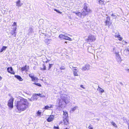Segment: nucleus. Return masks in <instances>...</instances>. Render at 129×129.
<instances>
[{"mask_svg": "<svg viewBox=\"0 0 129 129\" xmlns=\"http://www.w3.org/2000/svg\"><path fill=\"white\" fill-rule=\"evenodd\" d=\"M33 84H34L35 85H37L38 86L41 87V85L39 83H33Z\"/></svg>", "mask_w": 129, "mask_h": 129, "instance_id": "nucleus-36", "label": "nucleus"}, {"mask_svg": "<svg viewBox=\"0 0 129 129\" xmlns=\"http://www.w3.org/2000/svg\"><path fill=\"white\" fill-rule=\"evenodd\" d=\"M2 52L3 51H2V49H0V52Z\"/></svg>", "mask_w": 129, "mask_h": 129, "instance_id": "nucleus-46", "label": "nucleus"}, {"mask_svg": "<svg viewBox=\"0 0 129 129\" xmlns=\"http://www.w3.org/2000/svg\"><path fill=\"white\" fill-rule=\"evenodd\" d=\"M2 79V77L0 76V80H1Z\"/></svg>", "mask_w": 129, "mask_h": 129, "instance_id": "nucleus-49", "label": "nucleus"}, {"mask_svg": "<svg viewBox=\"0 0 129 129\" xmlns=\"http://www.w3.org/2000/svg\"><path fill=\"white\" fill-rule=\"evenodd\" d=\"M29 76L31 78L33 81L35 82H38V78L33 76L31 74H29Z\"/></svg>", "mask_w": 129, "mask_h": 129, "instance_id": "nucleus-7", "label": "nucleus"}, {"mask_svg": "<svg viewBox=\"0 0 129 129\" xmlns=\"http://www.w3.org/2000/svg\"><path fill=\"white\" fill-rule=\"evenodd\" d=\"M29 69V66H28L26 65L25 66L21 68V70L22 71H26L28 70Z\"/></svg>", "mask_w": 129, "mask_h": 129, "instance_id": "nucleus-11", "label": "nucleus"}, {"mask_svg": "<svg viewBox=\"0 0 129 129\" xmlns=\"http://www.w3.org/2000/svg\"><path fill=\"white\" fill-rule=\"evenodd\" d=\"M115 52L116 55V58L117 60V61L118 62H120L121 61V58L119 55V53L116 52L115 51Z\"/></svg>", "mask_w": 129, "mask_h": 129, "instance_id": "nucleus-8", "label": "nucleus"}, {"mask_svg": "<svg viewBox=\"0 0 129 129\" xmlns=\"http://www.w3.org/2000/svg\"><path fill=\"white\" fill-rule=\"evenodd\" d=\"M57 102H59L58 106L59 107L62 108V106L65 103V104H68L69 102V101L67 95L65 94H62L60 99H58Z\"/></svg>", "mask_w": 129, "mask_h": 129, "instance_id": "nucleus-2", "label": "nucleus"}, {"mask_svg": "<svg viewBox=\"0 0 129 129\" xmlns=\"http://www.w3.org/2000/svg\"><path fill=\"white\" fill-rule=\"evenodd\" d=\"M41 113H42L39 110L38 111L37 113V116H39L41 115Z\"/></svg>", "mask_w": 129, "mask_h": 129, "instance_id": "nucleus-34", "label": "nucleus"}, {"mask_svg": "<svg viewBox=\"0 0 129 129\" xmlns=\"http://www.w3.org/2000/svg\"><path fill=\"white\" fill-rule=\"evenodd\" d=\"M40 70H43V68H40Z\"/></svg>", "mask_w": 129, "mask_h": 129, "instance_id": "nucleus-50", "label": "nucleus"}, {"mask_svg": "<svg viewBox=\"0 0 129 129\" xmlns=\"http://www.w3.org/2000/svg\"><path fill=\"white\" fill-rule=\"evenodd\" d=\"M16 24V23L15 22H14L13 23V24Z\"/></svg>", "mask_w": 129, "mask_h": 129, "instance_id": "nucleus-52", "label": "nucleus"}, {"mask_svg": "<svg viewBox=\"0 0 129 129\" xmlns=\"http://www.w3.org/2000/svg\"><path fill=\"white\" fill-rule=\"evenodd\" d=\"M52 40L51 39H45L44 40L45 42L47 44H48L51 42Z\"/></svg>", "mask_w": 129, "mask_h": 129, "instance_id": "nucleus-16", "label": "nucleus"}, {"mask_svg": "<svg viewBox=\"0 0 129 129\" xmlns=\"http://www.w3.org/2000/svg\"><path fill=\"white\" fill-rule=\"evenodd\" d=\"M16 25H12L11 27V28L13 29L12 31H15L16 28Z\"/></svg>", "mask_w": 129, "mask_h": 129, "instance_id": "nucleus-24", "label": "nucleus"}, {"mask_svg": "<svg viewBox=\"0 0 129 129\" xmlns=\"http://www.w3.org/2000/svg\"><path fill=\"white\" fill-rule=\"evenodd\" d=\"M99 4L101 5H104L105 4L104 2L102 0H100L99 1Z\"/></svg>", "mask_w": 129, "mask_h": 129, "instance_id": "nucleus-33", "label": "nucleus"}, {"mask_svg": "<svg viewBox=\"0 0 129 129\" xmlns=\"http://www.w3.org/2000/svg\"><path fill=\"white\" fill-rule=\"evenodd\" d=\"M96 39L95 36L91 35H88V38L85 40V41L87 42H91L95 40Z\"/></svg>", "mask_w": 129, "mask_h": 129, "instance_id": "nucleus-3", "label": "nucleus"}, {"mask_svg": "<svg viewBox=\"0 0 129 129\" xmlns=\"http://www.w3.org/2000/svg\"><path fill=\"white\" fill-rule=\"evenodd\" d=\"M128 129H129V124H128Z\"/></svg>", "mask_w": 129, "mask_h": 129, "instance_id": "nucleus-53", "label": "nucleus"}, {"mask_svg": "<svg viewBox=\"0 0 129 129\" xmlns=\"http://www.w3.org/2000/svg\"><path fill=\"white\" fill-rule=\"evenodd\" d=\"M16 6L18 7H21L23 5V3H21L20 0H18L15 2Z\"/></svg>", "mask_w": 129, "mask_h": 129, "instance_id": "nucleus-12", "label": "nucleus"}, {"mask_svg": "<svg viewBox=\"0 0 129 129\" xmlns=\"http://www.w3.org/2000/svg\"><path fill=\"white\" fill-rule=\"evenodd\" d=\"M126 70L127 72H129V69H127Z\"/></svg>", "mask_w": 129, "mask_h": 129, "instance_id": "nucleus-48", "label": "nucleus"}, {"mask_svg": "<svg viewBox=\"0 0 129 129\" xmlns=\"http://www.w3.org/2000/svg\"><path fill=\"white\" fill-rule=\"evenodd\" d=\"M37 95H36V94L34 95H33L31 99L33 100H37Z\"/></svg>", "mask_w": 129, "mask_h": 129, "instance_id": "nucleus-27", "label": "nucleus"}, {"mask_svg": "<svg viewBox=\"0 0 129 129\" xmlns=\"http://www.w3.org/2000/svg\"><path fill=\"white\" fill-rule=\"evenodd\" d=\"M73 74L75 76H79L78 74V71L76 69H73Z\"/></svg>", "mask_w": 129, "mask_h": 129, "instance_id": "nucleus-15", "label": "nucleus"}, {"mask_svg": "<svg viewBox=\"0 0 129 129\" xmlns=\"http://www.w3.org/2000/svg\"><path fill=\"white\" fill-rule=\"evenodd\" d=\"M52 64H49V70L51 68L52 66Z\"/></svg>", "mask_w": 129, "mask_h": 129, "instance_id": "nucleus-42", "label": "nucleus"}, {"mask_svg": "<svg viewBox=\"0 0 129 129\" xmlns=\"http://www.w3.org/2000/svg\"><path fill=\"white\" fill-rule=\"evenodd\" d=\"M74 13H75L77 16L81 17V16L82 15V13L80 12H78L77 13L74 12Z\"/></svg>", "mask_w": 129, "mask_h": 129, "instance_id": "nucleus-30", "label": "nucleus"}, {"mask_svg": "<svg viewBox=\"0 0 129 129\" xmlns=\"http://www.w3.org/2000/svg\"><path fill=\"white\" fill-rule=\"evenodd\" d=\"M15 77L19 80L20 81H22L23 80V79L21 78V77L17 75H15Z\"/></svg>", "mask_w": 129, "mask_h": 129, "instance_id": "nucleus-21", "label": "nucleus"}, {"mask_svg": "<svg viewBox=\"0 0 129 129\" xmlns=\"http://www.w3.org/2000/svg\"><path fill=\"white\" fill-rule=\"evenodd\" d=\"M78 108V107L77 106H76L75 107L71 109V111H72L73 112L75 111L76 110L77 108Z\"/></svg>", "mask_w": 129, "mask_h": 129, "instance_id": "nucleus-32", "label": "nucleus"}, {"mask_svg": "<svg viewBox=\"0 0 129 129\" xmlns=\"http://www.w3.org/2000/svg\"><path fill=\"white\" fill-rule=\"evenodd\" d=\"M115 48H113V51H114V52H115ZM116 52V51H115Z\"/></svg>", "mask_w": 129, "mask_h": 129, "instance_id": "nucleus-47", "label": "nucleus"}, {"mask_svg": "<svg viewBox=\"0 0 129 129\" xmlns=\"http://www.w3.org/2000/svg\"><path fill=\"white\" fill-rule=\"evenodd\" d=\"M33 32V30L32 28H30L28 30V34L29 36L31 35V33Z\"/></svg>", "mask_w": 129, "mask_h": 129, "instance_id": "nucleus-22", "label": "nucleus"}, {"mask_svg": "<svg viewBox=\"0 0 129 129\" xmlns=\"http://www.w3.org/2000/svg\"><path fill=\"white\" fill-rule=\"evenodd\" d=\"M97 90H98L100 92L102 93L104 92V90L102 88H100L99 86H98V88L97 89Z\"/></svg>", "mask_w": 129, "mask_h": 129, "instance_id": "nucleus-20", "label": "nucleus"}, {"mask_svg": "<svg viewBox=\"0 0 129 129\" xmlns=\"http://www.w3.org/2000/svg\"><path fill=\"white\" fill-rule=\"evenodd\" d=\"M63 121L65 124L67 125L69 124L68 119H63Z\"/></svg>", "mask_w": 129, "mask_h": 129, "instance_id": "nucleus-23", "label": "nucleus"}, {"mask_svg": "<svg viewBox=\"0 0 129 129\" xmlns=\"http://www.w3.org/2000/svg\"><path fill=\"white\" fill-rule=\"evenodd\" d=\"M110 18L109 17H107L106 18V20L105 23L106 24H109L110 23Z\"/></svg>", "mask_w": 129, "mask_h": 129, "instance_id": "nucleus-18", "label": "nucleus"}, {"mask_svg": "<svg viewBox=\"0 0 129 129\" xmlns=\"http://www.w3.org/2000/svg\"><path fill=\"white\" fill-rule=\"evenodd\" d=\"M14 100V99L12 98L9 101L8 105L9 107L11 108L13 107V102Z\"/></svg>", "mask_w": 129, "mask_h": 129, "instance_id": "nucleus-4", "label": "nucleus"}, {"mask_svg": "<svg viewBox=\"0 0 129 129\" xmlns=\"http://www.w3.org/2000/svg\"><path fill=\"white\" fill-rule=\"evenodd\" d=\"M88 128L89 129H93V128L92 127V126L90 125L89 126Z\"/></svg>", "mask_w": 129, "mask_h": 129, "instance_id": "nucleus-44", "label": "nucleus"}, {"mask_svg": "<svg viewBox=\"0 0 129 129\" xmlns=\"http://www.w3.org/2000/svg\"><path fill=\"white\" fill-rule=\"evenodd\" d=\"M124 52L125 55H127L129 54V48H127L125 49Z\"/></svg>", "mask_w": 129, "mask_h": 129, "instance_id": "nucleus-19", "label": "nucleus"}, {"mask_svg": "<svg viewBox=\"0 0 129 129\" xmlns=\"http://www.w3.org/2000/svg\"><path fill=\"white\" fill-rule=\"evenodd\" d=\"M63 119H68V115L67 112L66 111H63Z\"/></svg>", "mask_w": 129, "mask_h": 129, "instance_id": "nucleus-9", "label": "nucleus"}, {"mask_svg": "<svg viewBox=\"0 0 129 129\" xmlns=\"http://www.w3.org/2000/svg\"><path fill=\"white\" fill-rule=\"evenodd\" d=\"M90 69V66L89 64H86L82 67L81 69L82 71H84L86 70H89Z\"/></svg>", "mask_w": 129, "mask_h": 129, "instance_id": "nucleus-6", "label": "nucleus"}, {"mask_svg": "<svg viewBox=\"0 0 129 129\" xmlns=\"http://www.w3.org/2000/svg\"><path fill=\"white\" fill-rule=\"evenodd\" d=\"M111 16L113 19H116V18H117L118 16L116 14L114 13H113L111 15Z\"/></svg>", "mask_w": 129, "mask_h": 129, "instance_id": "nucleus-26", "label": "nucleus"}, {"mask_svg": "<svg viewBox=\"0 0 129 129\" xmlns=\"http://www.w3.org/2000/svg\"><path fill=\"white\" fill-rule=\"evenodd\" d=\"M54 129H59L58 127V126L57 127L54 126Z\"/></svg>", "mask_w": 129, "mask_h": 129, "instance_id": "nucleus-43", "label": "nucleus"}, {"mask_svg": "<svg viewBox=\"0 0 129 129\" xmlns=\"http://www.w3.org/2000/svg\"><path fill=\"white\" fill-rule=\"evenodd\" d=\"M7 48V47L5 46H3L2 48L1 49L2 51H3L5 50Z\"/></svg>", "mask_w": 129, "mask_h": 129, "instance_id": "nucleus-35", "label": "nucleus"}, {"mask_svg": "<svg viewBox=\"0 0 129 129\" xmlns=\"http://www.w3.org/2000/svg\"><path fill=\"white\" fill-rule=\"evenodd\" d=\"M66 35H67L66 34ZM64 39L68 40L69 41H72V39L71 38L69 37L68 36H66V35L65 36V37L64 38Z\"/></svg>", "mask_w": 129, "mask_h": 129, "instance_id": "nucleus-25", "label": "nucleus"}, {"mask_svg": "<svg viewBox=\"0 0 129 129\" xmlns=\"http://www.w3.org/2000/svg\"><path fill=\"white\" fill-rule=\"evenodd\" d=\"M54 118V116L53 115H51L47 119V120L48 122H51L53 120Z\"/></svg>", "mask_w": 129, "mask_h": 129, "instance_id": "nucleus-13", "label": "nucleus"}, {"mask_svg": "<svg viewBox=\"0 0 129 129\" xmlns=\"http://www.w3.org/2000/svg\"><path fill=\"white\" fill-rule=\"evenodd\" d=\"M53 106L52 105H49V106L47 105L45 106V109H48L49 108H53Z\"/></svg>", "mask_w": 129, "mask_h": 129, "instance_id": "nucleus-17", "label": "nucleus"}, {"mask_svg": "<svg viewBox=\"0 0 129 129\" xmlns=\"http://www.w3.org/2000/svg\"><path fill=\"white\" fill-rule=\"evenodd\" d=\"M16 33L15 31H13V32H12L11 34L14 37H15L16 36V34H15Z\"/></svg>", "mask_w": 129, "mask_h": 129, "instance_id": "nucleus-38", "label": "nucleus"}, {"mask_svg": "<svg viewBox=\"0 0 129 129\" xmlns=\"http://www.w3.org/2000/svg\"><path fill=\"white\" fill-rule=\"evenodd\" d=\"M64 129H68V128H65Z\"/></svg>", "mask_w": 129, "mask_h": 129, "instance_id": "nucleus-54", "label": "nucleus"}, {"mask_svg": "<svg viewBox=\"0 0 129 129\" xmlns=\"http://www.w3.org/2000/svg\"><path fill=\"white\" fill-rule=\"evenodd\" d=\"M83 9L84 10L86 11V12L88 13H89L90 11V9L89 8L87 7L86 5H84Z\"/></svg>", "mask_w": 129, "mask_h": 129, "instance_id": "nucleus-14", "label": "nucleus"}, {"mask_svg": "<svg viewBox=\"0 0 129 129\" xmlns=\"http://www.w3.org/2000/svg\"><path fill=\"white\" fill-rule=\"evenodd\" d=\"M88 13L87 12H86V11L84 10L82 12V14L83 16H85Z\"/></svg>", "mask_w": 129, "mask_h": 129, "instance_id": "nucleus-29", "label": "nucleus"}, {"mask_svg": "<svg viewBox=\"0 0 129 129\" xmlns=\"http://www.w3.org/2000/svg\"><path fill=\"white\" fill-rule=\"evenodd\" d=\"M8 72L11 74H14L15 73L13 71V69L12 67H8L7 69Z\"/></svg>", "mask_w": 129, "mask_h": 129, "instance_id": "nucleus-10", "label": "nucleus"}, {"mask_svg": "<svg viewBox=\"0 0 129 129\" xmlns=\"http://www.w3.org/2000/svg\"><path fill=\"white\" fill-rule=\"evenodd\" d=\"M115 33V38H117L120 41H122L123 39L122 37H121L120 36L117 31H113Z\"/></svg>", "mask_w": 129, "mask_h": 129, "instance_id": "nucleus-5", "label": "nucleus"}, {"mask_svg": "<svg viewBox=\"0 0 129 129\" xmlns=\"http://www.w3.org/2000/svg\"><path fill=\"white\" fill-rule=\"evenodd\" d=\"M43 70H45L46 69V67L45 66H44V65H43Z\"/></svg>", "mask_w": 129, "mask_h": 129, "instance_id": "nucleus-41", "label": "nucleus"}, {"mask_svg": "<svg viewBox=\"0 0 129 129\" xmlns=\"http://www.w3.org/2000/svg\"><path fill=\"white\" fill-rule=\"evenodd\" d=\"M65 35H63L62 34H60L59 35V37L61 39H64V38L65 37Z\"/></svg>", "mask_w": 129, "mask_h": 129, "instance_id": "nucleus-28", "label": "nucleus"}, {"mask_svg": "<svg viewBox=\"0 0 129 129\" xmlns=\"http://www.w3.org/2000/svg\"><path fill=\"white\" fill-rule=\"evenodd\" d=\"M15 106L19 111L24 110L28 107L29 103L27 100L21 98L19 101L15 102Z\"/></svg>", "mask_w": 129, "mask_h": 129, "instance_id": "nucleus-1", "label": "nucleus"}, {"mask_svg": "<svg viewBox=\"0 0 129 129\" xmlns=\"http://www.w3.org/2000/svg\"><path fill=\"white\" fill-rule=\"evenodd\" d=\"M65 69V67L64 66H62L60 68V70H64Z\"/></svg>", "mask_w": 129, "mask_h": 129, "instance_id": "nucleus-40", "label": "nucleus"}, {"mask_svg": "<svg viewBox=\"0 0 129 129\" xmlns=\"http://www.w3.org/2000/svg\"><path fill=\"white\" fill-rule=\"evenodd\" d=\"M36 95L39 96L41 98H44L45 97V96L42 95V94L40 93L36 94Z\"/></svg>", "mask_w": 129, "mask_h": 129, "instance_id": "nucleus-31", "label": "nucleus"}, {"mask_svg": "<svg viewBox=\"0 0 129 129\" xmlns=\"http://www.w3.org/2000/svg\"><path fill=\"white\" fill-rule=\"evenodd\" d=\"M111 123L112 124V125H113L115 127H116L117 126L116 123L113 122H111Z\"/></svg>", "mask_w": 129, "mask_h": 129, "instance_id": "nucleus-37", "label": "nucleus"}, {"mask_svg": "<svg viewBox=\"0 0 129 129\" xmlns=\"http://www.w3.org/2000/svg\"><path fill=\"white\" fill-rule=\"evenodd\" d=\"M68 36H70L71 37H72V36H71V35H69V34H68Z\"/></svg>", "mask_w": 129, "mask_h": 129, "instance_id": "nucleus-51", "label": "nucleus"}, {"mask_svg": "<svg viewBox=\"0 0 129 129\" xmlns=\"http://www.w3.org/2000/svg\"><path fill=\"white\" fill-rule=\"evenodd\" d=\"M83 85H80V87H81L82 88H84V87H83Z\"/></svg>", "mask_w": 129, "mask_h": 129, "instance_id": "nucleus-45", "label": "nucleus"}, {"mask_svg": "<svg viewBox=\"0 0 129 129\" xmlns=\"http://www.w3.org/2000/svg\"><path fill=\"white\" fill-rule=\"evenodd\" d=\"M54 10L59 13H60V14H61L62 13V12H60V11L59 10H56V9H54Z\"/></svg>", "mask_w": 129, "mask_h": 129, "instance_id": "nucleus-39", "label": "nucleus"}]
</instances>
